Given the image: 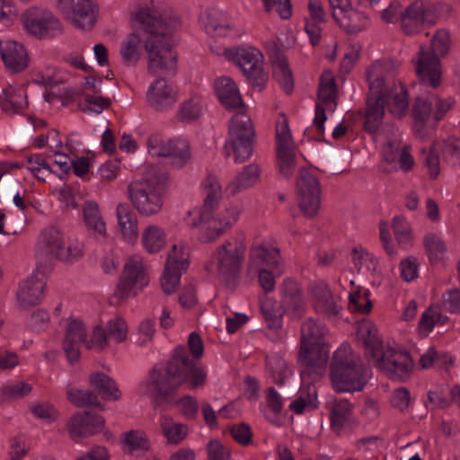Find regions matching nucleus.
I'll return each instance as SVG.
<instances>
[{
    "mask_svg": "<svg viewBox=\"0 0 460 460\" xmlns=\"http://www.w3.org/2000/svg\"><path fill=\"white\" fill-rule=\"evenodd\" d=\"M118 225L123 239L134 243L138 237L137 217L128 204L120 203L117 207Z\"/></svg>",
    "mask_w": 460,
    "mask_h": 460,
    "instance_id": "2f4dec72",
    "label": "nucleus"
},
{
    "mask_svg": "<svg viewBox=\"0 0 460 460\" xmlns=\"http://www.w3.org/2000/svg\"><path fill=\"white\" fill-rule=\"evenodd\" d=\"M174 140L164 139L159 135H153L147 140L148 152L153 156L167 157L172 155L171 149Z\"/></svg>",
    "mask_w": 460,
    "mask_h": 460,
    "instance_id": "09e8293b",
    "label": "nucleus"
},
{
    "mask_svg": "<svg viewBox=\"0 0 460 460\" xmlns=\"http://www.w3.org/2000/svg\"><path fill=\"white\" fill-rule=\"evenodd\" d=\"M162 434L169 444H180L188 435L189 428L186 424L174 421L169 416H164L160 420Z\"/></svg>",
    "mask_w": 460,
    "mask_h": 460,
    "instance_id": "4c0bfd02",
    "label": "nucleus"
},
{
    "mask_svg": "<svg viewBox=\"0 0 460 460\" xmlns=\"http://www.w3.org/2000/svg\"><path fill=\"white\" fill-rule=\"evenodd\" d=\"M437 20L438 14L433 4L415 1L403 11L402 30L405 34L417 33L424 24H434Z\"/></svg>",
    "mask_w": 460,
    "mask_h": 460,
    "instance_id": "f3484780",
    "label": "nucleus"
},
{
    "mask_svg": "<svg viewBox=\"0 0 460 460\" xmlns=\"http://www.w3.org/2000/svg\"><path fill=\"white\" fill-rule=\"evenodd\" d=\"M350 157L349 152H339L329 146L314 155V161L316 168L322 172H331L333 174H340L344 172L345 162Z\"/></svg>",
    "mask_w": 460,
    "mask_h": 460,
    "instance_id": "cd10ccee",
    "label": "nucleus"
},
{
    "mask_svg": "<svg viewBox=\"0 0 460 460\" xmlns=\"http://www.w3.org/2000/svg\"><path fill=\"white\" fill-rule=\"evenodd\" d=\"M349 301L351 310L363 314H369L373 308V303L369 298L368 290L350 293L349 296Z\"/></svg>",
    "mask_w": 460,
    "mask_h": 460,
    "instance_id": "3c124183",
    "label": "nucleus"
},
{
    "mask_svg": "<svg viewBox=\"0 0 460 460\" xmlns=\"http://www.w3.org/2000/svg\"><path fill=\"white\" fill-rule=\"evenodd\" d=\"M168 174L154 165H147L143 176L128 185V195L132 206L145 217L158 214L164 205Z\"/></svg>",
    "mask_w": 460,
    "mask_h": 460,
    "instance_id": "39448f33",
    "label": "nucleus"
},
{
    "mask_svg": "<svg viewBox=\"0 0 460 460\" xmlns=\"http://www.w3.org/2000/svg\"><path fill=\"white\" fill-rule=\"evenodd\" d=\"M202 186L205 198L199 216L191 220L185 217V220L192 228L200 226L201 234L199 239L203 243H209L222 235L226 228L231 227L236 222L239 212L236 208H232L226 209L225 215H217L215 217V212L222 199L221 185L216 176L209 174L203 181Z\"/></svg>",
    "mask_w": 460,
    "mask_h": 460,
    "instance_id": "20e7f679",
    "label": "nucleus"
},
{
    "mask_svg": "<svg viewBox=\"0 0 460 460\" xmlns=\"http://www.w3.org/2000/svg\"><path fill=\"white\" fill-rule=\"evenodd\" d=\"M432 100V107L435 108L433 111V118L435 122L439 121L445 114L453 108L455 101L452 99L443 100L438 96H430Z\"/></svg>",
    "mask_w": 460,
    "mask_h": 460,
    "instance_id": "0e129e2a",
    "label": "nucleus"
},
{
    "mask_svg": "<svg viewBox=\"0 0 460 460\" xmlns=\"http://www.w3.org/2000/svg\"><path fill=\"white\" fill-rule=\"evenodd\" d=\"M215 91L220 102L229 110L242 109L244 106L238 87L233 79L222 76L215 81Z\"/></svg>",
    "mask_w": 460,
    "mask_h": 460,
    "instance_id": "c85d7f7f",
    "label": "nucleus"
},
{
    "mask_svg": "<svg viewBox=\"0 0 460 460\" xmlns=\"http://www.w3.org/2000/svg\"><path fill=\"white\" fill-rule=\"evenodd\" d=\"M84 218L86 226L92 229L96 235L105 237L106 226L101 216L99 207L96 203L86 202L84 208Z\"/></svg>",
    "mask_w": 460,
    "mask_h": 460,
    "instance_id": "ea45409f",
    "label": "nucleus"
},
{
    "mask_svg": "<svg viewBox=\"0 0 460 460\" xmlns=\"http://www.w3.org/2000/svg\"><path fill=\"white\" fill-rule=\"evenodd\" d=\"M142 235L143 244L146 250L151 253L159 252L165 244V234L157 226H147Z\"/></svg>",
    "mask_w": 460,
    "mask_h": 460,
    "instance_id": "79ce46f5",
    "label": "nucleus"
},
{
    "mask_svg": "<svg viewBox=\"0 0 460 460\" xmlns=\"http://www.w3.org/2000/svg\"><path fill=\"white\" fill-rule=\"evenodd\" d=\"M413 130L415 135L420 138H425L429 135L427 126L432 112V100L430 97L419 96L415 98L412 105Z\"/></svg>",
    "mask_w": 460,
    "mask_h": 460,
    "instance_id": "c756f323",
    "label": "nucleus"
},
{
    "mask_svg": "<svg viewBox=\"0 0 460 460\" xmlns=\"http://www.w3.org/2000/svg\"><path fill=\"white\" fill-rule=\"evenodd\" d=\"M231 247L232 243L228 241L219 245L206 265V270L213 271L215 266L218 279L226 288L233 291L239 281L243 252L241 249H232Z\"/></svg>",
    "mask_w": 460,
    "mask_h": 460,
    "instance_id": "1a4fd4ad",
    "label": "nucleus"
},
{
    "mask_svg": "<svg viewBox=\"0 0 460 460\" xmlns=\"http://www.w3.org/2000/svg\"><path fill=\"white\" fill-rule=\"evenodd\" d=\"M87 341V333L84 324L78 320L71 321L66 331V335L63 341V349L70 363L75 364L79 360L80 349L79 344Z\"/></svg>",
    "mask_w": 460,
    "mask_h": 460,
    "instance_id": "393cba45",
    "label": "nucleus"
},
{
    "mask_svg": "<svg viewBox=\"0 0 460 460\" xmlns=\"http://www.w3.org/2000/svg\"><path fill=\"white\" fill-rule=\"evenodd\" d=\"M229 432L233 439L241 446H248L252 442V432L245 422L229 426Z\"/></svg>",
    "mask_w": 460,
    "mask_h": 460,
    "instance_id": "4d7b16f0",
    "label": "nucleus"
},
{
    "mask_svg": "<svg viewBox=\"0 0 460 460\" xmlns=\"http://www.w3.org/2000/svg\"><path fill=\"white\" fill-rule=\"evenodd\" d=\"M201 113V98L198 95H195L181 104L180 110V118L183 121H192L199 119Z\"/></svg>",
    "mask_w": 460,
    "mask_h": 460,
    "instance_id": "8fccbe9b",
    "label": "nucleus"
},
{
    "mask_svg": "<svg viewBox=\"0 0 460 460\" xmlns=\"http://www.w3.org/2000/svg\"><path fill=\"white\" fill-rule=\"evenodd\" d=\"M367 367L354 355L349 345H341L334 352L330 366V377L335 392L362 391L367 383Z\"/></svg>",
    "mask_w": 460,
    "mask_h": 460,
    "instance_id": "423d86ee",
    "label": "nucleus"
},
{
    "mask_svg": "<svg viewBox=\"0 0 460 460\" xmlns=\"http://www.w3.org/2000/svg\"><path fill=\"white\" fill-rule=\"evenodd\" d=\"M177 405L181 408V413L188 419L193 420L197 417L199 403L196 398L190 395L183 396L177 401Z\"/></svg>",
    "mask_w": 460,
    "mask_h": 460,
    "instance_id": "69168bd1",
    "label": "nucleus"
},
{
    "mask_svg": "<svg viewBox=\"0 0 460 460\" xmlns=\"http://www.w3.org/2000/svg\"><path fill=\"white\" fill-rule=\"evenodd\" d=\"M83 255L84 244L76 242L75 244H68L66 248L63 245L55 257L65 262H73L83 257Z\"/></svg>",
    "mask_w": 460,
    "mask_h": 460,
    "instance_id": "bf43d9fd",
    "label": "nucleus"
},
{
    "mask_svg": "<svg viewBox=\"0 0 460 460\" xmlns=\"http://www.w3.org/2000/svg\"><path fill=\"white\" fill-rule=\"evenodd\" d=\"M265 10H275L282 19H288L292 14L290 0H262Z\"/></svg>",
    "mask_w": 460,
    "mask_h": 460,
    "instance_id": "680f3d73",
    "label": "nucleus"
},
{
    "mask_svg": "<svg viewBox=\"0 0 460 460\" xmlns=\"http://www.w3.org/2000/svg\"><path fill=\"white\" fill-rule=\"evenodd\" d=\"M243 75L253 88L261 91L268 81V74L262 67V55L257 49H237L233 57Z\"/></svg>",
    "mask_w": 460,
    "mask_h": 460,
    "instance_id": "4468645a",
    "label": "nucleus"
},
{
    "mask_svg": "<svg viewBox=\"0 0 460 460\" xmlns=\"http://www.w3.org/2000/svg\"><path fill=\"white\" fill-rule=\"evenodd\" d=\"M276 155L278 167L285 177L293 175L296 168V150L293 137L288 126V118L284 113L279 115L276 123Z\"/></svg>",
    "mask_w": 460,
    "mask_h": 460,
    "instance_id": "f8f14e48",
    "label": "nucleus"
},
{
    "mask_svg": "<svg viewBox=\"0 0 460 460\" xmlns=\"http://www.w3.org/2000/svg\"><path fill=\"white\" fill-rule=\"evenodd\" d=\"M298 206L308 218L318 213L321 204V187L317 177L309 170L301 168L296 178Z\"/></svg>",
    "mask_w": 460,
    "mask_h": 460,
    "instance_id": "ddd939ff",
    "label": "nucleus"
},
{
    "mask_svg": "<svg viewBox=\"0 0 460 460\" xmlns=\"http://www.w3.org/2000/svg\"><path fill=\"white\" fill-rule=\"evenodd\" d=\"M139 284L141 287L147 284L143 269L142 261L132 258L124 266L122 275L117 285L112 299H117V303L127 298L131 288Z\"/></svg>",
    "mask_w": 460,
    "mask_h": 460,
    "instance_id": "aec40b11",
    "label": "nucleus"
},
{
    "mask_svg": "<svg viewBox=\"0 0 460 460\" xmlns=\"http://www.w3.org/2000/svg\"><path fill=\"white\" fill-rule=\"evenodd\" d=\"M172 155L168 157L172 159V164L181 168L184 166L190 158V144L186 139H174L171 149Z\"/></svg>",
    "mask_w": 460,
    "mask_h": 460,
    "instance_id": "49530a36",
    "label": "nucleus"
},
{
    "mask_svg": "<svg viewBox=\"0 0 460 460\" xmlns=\"http://www.w3.org/2000/svg\"><path fill=\"white\" fill-rule=\"evenodd\" d=\"M44 288L45 281L41 273H36L23 281L16 294L20 308L26 310L37 305L43 297Z\"/></svg>",
    "mask_w": 460,
    "mask_h": 460,
    "instance_id": "b1692460",
    "label": "nucleus"
},
{
    "mask_svg": "<svg viewBox=\"0 0 460 460\" xmlns=\"http://www.w3.org/2000/svg\"><path fill=\"white\" fill-rule=\"evenodd\" d=\"M329 350L327 346H300L297 364L302 378H320L327 365Z\"/></svg>",
    "mask_w": 460,
    "mask_h": 460,
    "instance_id": "dca6fc26",
    "label": "nucleus"
},
{
    "mask_svg": "<svg viewBox=\"0 0 460 460\" xmlns=\"http://www.w3.org/2000/svg\"><path fill=\"white\" fill-rule=\"evenodd\" d=\"M272 64V75L287 94L294 89V79L284 53L276 46L270 52Z\"/></svg>",
    "mask_w": 460,
    "mask_h": 460,
    "instance_id": "a878e982",
    "label": "nucleus"
},
{
    "mask_svg": "<svg viewBox=\"0 0 460 460\" xmlns=\"http://www.w3.org/2000/svg\"><path fill=\"white\" fill-rule=\"evenodd\" d=\"M279 262V249L266 243L252 245L249 253L247 273L264 269L276 268Z\"/></svg>",
    "mask_w": 460,
    "mask_h": 460,
    "instance_id": "4be33fe9",
    "label": "nucleus"
},
{
    "mask_svg": "<svg viewBox=\"0 0 460 460\" xmlns=\"http://www.w3.org/2000/svg\"><path fill=\"white\" fill-rule=\"evenodd\" d=\"M261 310L270 329H279L281 327L282 312L279 308H275L270 299L261 301Z\"/></svg>",
    "mask_w": 460,
    "mask_h": 460,
    "instance_id": "603ef678",
    "label": "nucleus"
},
{
    "mask_svg": "<svg viewBox=\"0 0 460 460\" xmlns=\"http://www.w3.org/2000/svg\"><path fill=\"white\" fill-rule=\"evenodd\" d=\"M423 243L431 263H438L443 260L447 246L440 236L436 234H428L424 237Z\"/></svg>",
    "mask_w": 460,
    "mask_h": 460,
    "instance_id": "c03bdc74",
    "label": "nucleus"
},
{
    "mask_svg": "<svg viewBox=\"0 0 460 460\" xmlns=\"http://www.w3.org/2000/svg\"><path fill=\"white\" fill-rule=\"evenodd\" d=\"M314 307L317 313L327 317L335 316L340 312V307L332 293L329 294V297L326 296L317 304H314Z\"/></svg>",
    "mask_w": 460,
    "mask_h": 460,
    "instance_id": "e2e57ef3",
    "label": "nucleus"
},
{
    "mask_svg": "<svg viewBox=\"0 0 460 460\" xmlns=\"http://www.w3.org/2000/svg\"><path fill=\"white\" fill-rule=\"evenodd\" d=\"M25 31L40 40L58 37L63 33L60 21L50 11L32 6L21 16Z\"/></svg>",
    "mask_w": 460,
    "mask_h": 460,
    "instance_id": "9b49d317",
    "label": "nucleus"
},
{
    "mask_svg": "<svg viewBox=\"0 0 460 460\" xmlns=\"http://www.w3.org/2000/svg\"><path fill=\"white\" fill-rule=\"evenodd\" d=\"M179 22L175 18L164 17L157 10L142 8L135 14L134 31L122 43L123 62L136 65L140 58V43L147 53V71L153 75H174L177 55L172 51V32Z\"/></svg>",
    "mask_w": 460,
    "mask_h": 460,
    "instance_id": "f257e3e1",
    "label": "nucleus"
},
{
    "mask_svg": "<svg viewBox=\"0 0 460 460\" xmlns=\"http://www.w3.org/2000/svg\"><path fill=\"white\" fill-rule=\"evenodd\" d=\"M393 229L397 242L402 245H409L411 240V228L402 216L395 217L393 219Z\"/></svg>",
    "mask_w": 460,
    "mask_h": 460,
    "instance_id": "6e6d98bb",
    "label": "nucleus"
},
{
    "mask_svg": "<svg viewBox=\"0 0 460 460\" xmlns=\"http://www.w3.org/2000/svg\"><path fill=\"white\" fill-rule=\"evenodd\" d=\"M0 54L5 67L11 73H21L28 67L29 55L20 42L12 40L1 41Z\"/></svg>",
    "mask_w": 460,
    "mask_h": 460,
    "instance_id": "412c9836",
    "label": "nucleus"
},
{
    "mask_svg": "<svg viewBox=\"0 0 460 460\" xmlns=\"http://www.w3.org/2000/svg\"><path fill=\"white\" fill-rule=\"evenodd\" d=\"M58 8L76 28L89 30L95 24L96 6L93 0H58Z\"/></svg>",
    "mask_w": 460,
    "mask_h": 460,
    "instance_id": "2eb2a0df",
    "label": "nucleus"
},
{
    "mask_svg": "<svg viewBox=\"0 0 460 460\" xmlns=\"http://www.w3.org/2000/svg\"><path fill=\"white\" fill-rule=\"evenodd\" d=\"M209 460H231V451L219 440L213 439L207 446Z\"/></svg>",
    "mask_w": 460,
    "mask_h": 460,
    "instance_id": "052dcab7",
    "label": "nucleus"
},
{
    "mask_svg": "<svg viewBox=\"0 0 460 460\" xmlns=\"http://www.w3.org/2000/svg\"><path fill=\"white\" fill-rule=\"evenodd\" d=\"M40 243L47 253L56 256L65 243L64 235L58 227L49 226L41 232Z\"/></svg>",
    "mask_w": 460,
    "mask_h": 460,
    "instance_id": "58836bf2",
    "label": "nucleus"
},
{
    "mask_svg": "<svg viewBox=\"0 0 460 460\" xmlns=\"http://www.w3.org/2000/svg\"><path fill=\"white\" fill-rule=\"evenodd\" d=\"M66 394L68 400L76 407H98L100 405L98 395L90 390L76 389L68 385Z\"/></svg>",
    "mask_w": 460,
    "mask_h": 460,
    "instance_id": "a18cd8bd",
    "label": "nucleus"
},
{
    "mask_svg": "<svg viewBox=\"0 0 460 460\" xmlns=\"http://www.w3.org/2000/svg\"><path fill=\"white\" fill-rule=\"evenodd\" d=\"M450 47V35L447 30H438L431 40L430 48L420 46L415 61V70L419 80L433 88L441 83V63L439 57L447 54Z\"/></svg>",
    "mask_w": 460,
    "mask_h": 460,
    "instance_id": "0eeeda50",
    "label": "nucleus"
},
{
    "mask_svg": "<svg viewBox=\"0 0 460 460\" xmlns=\"http://www.w3.org/2000/svg\"><path fill=\"white\" fill-rule=\"evenodd\" d=\"M189 253L182 246L173 244L168 253L164 267L172 268L175 270L186 271L189 267Z\"/></svg>",
    "mask_w": 460,
    "mask_h": 460,
    "instance_id": "de8ad7c7",
    "label": "nucleus"
},
{
    "mask_svg": "<svg viewBox=\"0 0 460 460\" xmlns=\"http://www.w3.org/2000/svg\"><path fill=\"white\" fill-rule=\"evenodd\" d=\"M401 276L405 281H411L418 276V263L414 257L403 259L400 264Z\"/></svg>",
    "mask_w": 460,
    "mask_h": 460,
    "instance_id": "338daca9",
    "label": "nucleus"
},
{
    "mask_svg": "<svg viewBox=\"0 0 460 460\" xmlns=\"http://www.w3.org/2000/svg\"><path fill=\"white\" fill-rule=\"evenodd\" d=\"M181 274L182 272L181 270L164 267V274L161 279V286L165 294L171 295L175 291L176 287L180 283Z\"/></svg>",
    "mask_w": 460,
    "mask_h": 460,
    "instance_id": "13d9d810",
    "label": "nucleus"
},
{
    "mask_svg": "<svg viewBox=\"0 0 460 460\" xmlns=\"http://www.w3.org/2000/svg\"><path fill=\"white\" fill-rule=\"evenodd\" d=\"M108 332L102 325L94 326L91 339L85 341V348L101 352L108 346Z\"/></svg>",
    "mask_w": 460,
    "mask_h": 460,
    "instance_id": "864d4df0",
    "label": "nucleus"
},
{
    "mask_svg": "<svg viewBox=\"0 0 460 460\" xmlns=\"http://www.w3.org/2000/svg\"><path fill=\"white\" fill-rule=\"evenodd\" d=\"M123 443L131 454L135 452L145 453L149 450L150 443L143 430L133 429L123 434Z\"/></svg>",
    "mask_w": 460,
    "mask_h": 460,
    "instance_id": "37998d69",
    "label": "nucleus"
},
{
    "mask_svg": "<svg viewBox=\"0 0 460 460\" xmlns=\"http://www.w3.org/2000/svg\"><path fill=\"white\" fill-rule=\"evenodd\" d=\"M325 333L323 325L309 318L301 326L300 346H327L323 340Z\"/></svg>",
    "mask_w": 460,
    "mask_h": 460,
    "instance_id": "e433bc0d",
    "label": "nucleus"
},
{
    "mask_svg": "<svg viewBox=\"0 0 460 460\" xmlns=\"http://www.w3.org/2000/svg\"><path fill=\"white\" fill-rule=\"evenodd\" d=\"M106 330L110 339L117 342H122L126 340L128 334V325L125 320L116 316L107 323Z\"/></svg>",
    "mask_w": 460,
    "mask_h": 460,
    "instance_id": "5fc2aeb1",
    "label": "nucleus"
},
{
    "mask_svg": "<svg viewBox=\"0 0 460 460\" xmlns=\"http://www.w3.org/2000/svg\"><path fill=\"white\" fill-rule=\"evenodd\" d=\"M332 17L347 34H357L365 30L368 24V16L358 9H350L344 15L338 13H332Z\"/></svg>",
    "mask_w": 460,
    "mask_h": 460,
    "instance_id": "473e14b6",
    "label": "nucleus"
},
{
    "mask_svg": "<svg viewBox=\"0 0 460 460\" xmlns=\"http://www.w3.org/2000/svg\"><path fill=\"white\" fill-rule=\"evenodd\" d=\"M206 373L190 358L184 346H177L164 367L155 366L149 374V382L155 394V408L162 407L172 400V394L181 385L190 382L192 388L203 385Z\"/></svg>",
    "mask_w": 460,
    "mask_h": 460,
    "instance_id": "7ed1b4c3",
    "label": "nucleus"
},
{
    "mask_svg": "<svg viewBox=\"0 0 460 460\" xmlns=\"http://www.w3.org/2000/svg\"><path fill=\"white\" fill-rule=\"evenodd\" d=\"M176 92L168 84L165 79H156L147 92V102L156 111H164L172 106L176 102Z\"/></svg>",
    "mask_w": 460,
    "mask_h": 460,
    "instance_id": "bb28decb",
    "label": "nucleus"
},
{
    "mask_svg": "<svg viewBox=\"0 0 460 460\" xmlns=\"http://www.w3.org/2000/svg\"><path fill=\"white\" fill-rule=\"evenodd\" d=\"M103 426L104 419L90 411L75 413L66 425L69 435L75 441L101 432Z\"/></svg>",
    "mask_w": 460,
    "mask_h": 460,
    "instance_id": "6ab92c4d",
    "label": "nucleus"
},
{
    "mask_svg": "<svg viewBox=\"0 0 460 460\" xmlns=\"http://www.w3.org/2000/svg\"><path fill=\"white\" fill-rule=\"evenodd\" d=\"M439 150H441L444 159L449 160L459 155L460 146L456 139H447L442 143L438 141L432 143L429 153L424 157V163L432 179H436L439 174Z\"/></svg>",
    "mask_w": 460,
    "mask_h": 460,
    "instance_id": "5701e85b",
    "label": "nucleus"
},
{
    "mask_svg": "<svg viewBox=\"0 0 460 460\" xmlns=\"http://www.w3.org/2000/svg\"><path fill=\"white\" fill-rule=\"evenodd\" d=\"M90 385L104 400L117 401L120 398V392L115 381L102 372H96L89 377Z\"/></svg>",
    "mask_w": 460,
    "mask_h": 460,
    "instance_id": "f704fd0d",
    "label": "nucleus"
},
{
    "mask_svg": "<svg viewBox=\"0 0 460 460\" xmlns=\"http://www.w3.org/2000/svg\"><path fill=\"white\" fill-rule=\"evenodd\" d=\"M330 410L331 428L339 434L350 423L352 418V405L348 400L335 399L331 402Z\"/></svg>",
    "mask_w": 460,
    "mask_h": 460,
    "instance_id": "72a5a7b5",
    "label": "nucleus"
},
{
    "mask_svg": "<svg viewBox=\"0 0 460 460\" xmlns=\"http://www.w3.org/2000/svg\"><path fill=\"white\" fill-rule=\"evenodd\" d=\"M318 99L321 100L322 104L316 103L314 124L318 132L323 133L324 129L323 124L326 120L325 108L323 105L329 109H334L337 105V86L335 79L329 70L324 71L321 76Z\"/></svg>",
    "mask_w": 460,
    "mask_h": 460,
    "instance_id": "a211bd4d",
    "label": "nucleus"
},
{
    "mask_svg": "<svg viewBox=\"0 0 460 460\" xmlns=\"http://www.w3.org/2000/svg\"><path fill=\"white\" fill-rule=\"evenodd\" d=\"M282 305L285 310L292 311L298 316L304 312L301 290L297 283L293 279H288L283 282Z\"/></svg>",
    "mask_w": 460,
    "mask_h": 460,
    "instance_id": "c9c22d12",
    "label": "nucleus"
},
{
    "mask_svg": "<svg viewBox=\"0 0 460 460\" xmlns=\"http://www.w3.org/2000/svg\"><path fill=\"white\" fill-rule=\"evenodd\" d=\"M229 135L230 140L225 145L226 156L230 155L231 148L234 162L243 163L252 155L255 140V129L250 117L243 112L236 113L231 119Z\"/></svg>",
    "mask_w": 460,
    "mask_h": 460,
    "instance_id": "9d476101",
    "label": "nucleus"
},
{
    "mask_svg": "<svg viewBox=\"0 0 460 460\" xmlns=\"http://www.w3.org/2000/svg\"><path fill=\"white\" fill-rule=\"evenodd\" d=\"M0 106L6 113H17L26 106L25 96L13 88L4 90L0 97Z\"/></svg>",
    "mask_w": 460,
    "mask_h": 460,
    "instance_id": "a19ab883",
    "label": "nucleus"
},
{
    "mask_svg": "<svg viewBox=\"0 0 460 460\" xmlns=\"http://www.w3.org/2000/svg\"><path fill=\"white\" fill-rule=\"evenodd\" d=\"M400 62L394 59H382L374 62L366 71L368 84L367 95L364 129L374 134L383 122L385 108L397 119L403 118L409 109L407 89L394 79Z\"/></svg>",
    "mask_w": 460,
    "mask_h": 460,
    "instance_id": "f03ea898",
    "label": "nucleus"
},
{
    "mask_svg": "<svg viewBox=\"0 0 460 460\" xmlns=\"http://www.w3.org/2000/svg\"><path fill=\"white\" fill-rule=\"evenodd\" d=\"M367 354L375 360V365L391 379L405 381L410 376L412 361L407 352L392 348L383 349L381 342L375 338L364 341Z\"/></svg>",
    "mask_w": 460,
    "mask_h": 460,
    "instance_id": "6e6552de",
    "label": "nucleus"
},
{
    "mask_svg": "<svg viewBox=\"0 0 460 460\" xmlns=\"http://www.w3.org/2000/svg\"><path fill=\"white\" fill-rule=\"evenodd\" d=\"M443 306L446 310L457 313L460 312V290L453 289L443 295Z\"/></svg>",
    "mask_w": 460,
    "mask_h": 460,
    "instance_id": "774afa93",
    "label": "nucleus"
},
{
    "mask_svg": "<svg viewBox=\"0 0 460 460\" xmlns=\"http://www.w3.org/2000/svg\"><path fill=\"white\" fill-rule=\"evenodd\" d=\"M261 176V168L257 164H251L243 167L240 172L226 187V193L230 196H235L236 194L246 190L253 187L259 181Z\"/></svg>",
    "mask_w": 460,
    "mask_h": 460,
    "instance_id": "7c9ffc66",
    "label": "nucleus"
}]
</instances>
